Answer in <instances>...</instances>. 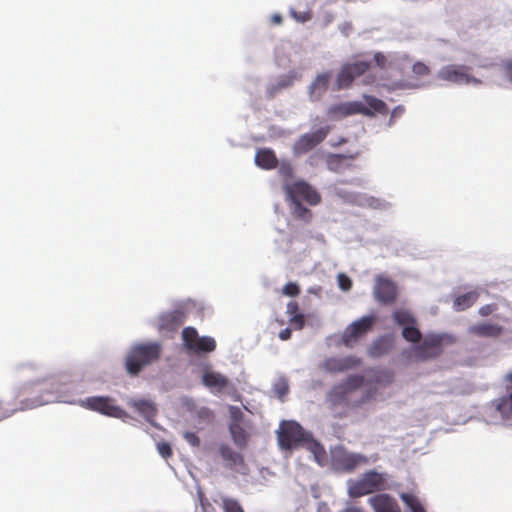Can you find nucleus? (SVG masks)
Here are the masks:
<instances>
[{
	"label": "nucleus",
	"instance_id": "f257e3e1",
	"mask_svg": "<svg viewBox=\"0 0 512 512\" xmlns=\"http://www.w3.org/2000/svg\"><path fill=\"white\" fill-rule=\"evenodd\" d=\"M278 443L282 449L290 450L309 444V449L314 453L319 462V456L325 454L323 447L313 441L312 435L295 421H282L278 430Z\"/></svg>",
	"mask_w": 512,
	"mask_h": 512
},
{
	"label": "nucleus",
	"instance_id": "f03ea898",
	"mask_svg": "<svg viewBox=\"0 0 512 512\" xmlns=\"http://www.w3.org/2000/svg\"><path fill=\"white\" fill-rule=\"evenodd\" d=\"M364 99L368 106L360 101L333 104L328 108L327 116L330 120H340L356 114L371 117L374 115V112L380 114L388 113V108L384 101L369 95H365Z\"/></svg>",
	"mask_w": 512,
	"mask_h": 512
},
{
	"label": "nucleus",
	"instance_id": "7ed1b4c3",
	"mask_svg": "<svg viewBox=\"0 0 512 512\" xmlns=\"http://www.w3.org/2000/svg\"><path fill=\"white\" fill-rule=\"evenodd\" d=\"M162 346L158 342H147L133 346L126 357V369L129 374L137 375L143 367L160 358Z\"/></svg>",
	"mask_w": 512,
	"mask_h": 512
},
{
	"label": "nucleus",
	"instance_id": "20e7f679",
	"mask_svg": "<svg viewBox=\"0 0 512 512\" xmlns=\"http://www.w3.org/2000/svg\"><path fill=\"white\" fill-rule=\"evenodd\" d=\"M364 376L350 375L341 383L334 385L326 395V402L332 408L337 406H350V395L364 383Z\"/></svg>",
	"mask_w": 512,
	"mask_h": 512
},
{
	"label": "nucleus",
	"instance_id": "39448f33",
	"mask_svg": "<svg viewBox=\"0 0 512 512\" xmlns=\"http://www.w3.org/2000/svg\"><path fill=\"white\" fill-rule=\"evenodd\" d=\"M385 484V479L382 474L376 471H368L358 480L351 481L348 491L351 497L357 498L383 490Z\"/></svg>",
	"mask_w": 512,
	"mask_h": 512
},
{
	"label": "nucleus",
	"instance_id": "423d86ee",
	"mask_svg": "<svg viewBox=\"0 0 512 512\" xmlns=\"http://www.w3.org/2000/svg\"><path fill=\"white\" fill-rule=\"evenodd\" d=\"M366 463H368L367 456L349 452L342 446L336 447L331 452V465L338 472L349 473Z\"/></svg>",
	"mask_w": 512,
	"mask_h": 512
},
{
	"label": "nucleus",
	"instance_id": "0eeeda50",
	"mask_svg": "<svg viewBox=\"0 0 512 512\" xmlns=\"http://www.w3.org/2000/svg\"><path fill=\"white\" fill-rule=\"evenodd\" d=\"M286 193L291 202H301L303 200L311 206L318 205L321 202L320 193L303 180L295 181L286 186Z\"/></svg>",
	"mask_w": 512,
	"mask_h": 512
},
{
	"label": "nucleus",
	"instance_id": "6e6552de",
	"mask_svg": "<svg viewBox=\"0 0 512 512\" xmlns=\"http://www.w3.org/2000/svg\"><path fill=\"white\" fill-rule=\"evenodd\" d=\"M376 322L375 315L363 316L351 323L343 332V343L351 347L360 337L368 333Z\"/></svg>",
	"mask_w": 512,
	"mask_h": 512
},
{
	"label": "nucleus",
	"instance_id": "1a4fd4ad",
	"mask_svg": "<svg viewBox=\"0 0 512 512\" xmlns=\"http://www.w3.org/2000/svg\"><path fill=\"white\" fill-rule=\"evenodd\" d=\"M218 452L227 469L241 475H247L249 473V467L243 455L233 450L228 444H221L218 448Z\"/></svg>",
	"mask_w": 512,
	"mask_h": 512
},
{
	"label": "nucleus",
	"instance_id": "9d476101",
	"mask_svg": "<svg viewBox=\"0 0 512 512\" xmlns=\"http://www.w3.org/2000/svg\"><path fill=\"white\" fill-rule=\"evenodd\" d=\"M84 406L92 411L110 417L122 418L125 415V412L119 406L115 405L114 400L109 397H88L84 402Z\"/></svg>",
	"mask_w": 512,
	"mask_h": 512
},
{
	"label": "nucleus",
	"instance_id": "9b49d317",
	"mask_svg": "<svg viewBox=\"0 0 512 512\" xmlns=\"http://www.w3.org/2000/svg\"><path fill=\"white\" fill-rule=\"evenodd\" d=\"M329 130L327 126L302 135L293 145L294 154L302 155L312 150L327 137Z\"/></svg>",
	"mask_w": 512,
	"mask_h": 512
},
{
	"label": "nucleus",
	"instance_id": "f8f14e48",
	"mask_svg": "<svg viewBox=\"0 0 512 512\" xmlns=\"http://www.w3.org/2000/svg\"><path fill=\"white\" fill-rule=\"evenodd\" d=\"M373 294L379 303L392 304L398 295L397 286L389 278L379 275L376 277Z\"/></svg>",
	"mask_w": 512,
	"mask_h": 512
},
{
	"label": "nucleus",
	"instance_id": "ddd939ff",
	"mask_svg": "<svg viewBox=\"0 0 512 512\" xmlns=\"http://www.w3.org/2000/svg\"><path fill=\"white\" fill-rule=\"evenodd\" d=\"M186 318L182 309L163 312L157 318L156 327L160 333L177 331Z\"/></svg>",
	"mask_w": 512,
	"mask_h": 512
},
{
	"label": "nucleus",
	"instance_id": "4468645a",
	"mask_svg": "<svg viewBox=\"0 0 512 512\" xmlns=\"http://www.w3.org/2000/svg\"><path fill=\"white\" fill-rule=\"evenodd\" d=\"M361 364V359L355 356H346L341 358L331 357L327 358L321 364V368L329 373H342Z\"/></svg>",
	"mask_w": 512,
	"mask_h": 512
},
{
	"label": "nucleus",
	"instance_id": "2eb2a0df",
	"mask_svg": "<svg viewBox=\"0 0 512 512\" xmlns=\"http://www.w3.org/2000/svg\"><path fill=\"white\" fill-rule=\"evenodd\" d=\"M469 67L465 65H447L438 71V78L452 83H470L472 78L468 74Z\"/></svg>",
	"mask_w": 512,
	"mask_h": 512
},
{
	"label": "nucleus",
	"instance_id": "dca6fc26",
	"mask_svg": "<svg viewBox=\"0 0 512 512\" xmlns=\"http://www.w3.org/2000/svg\"><path fill=\"white\" fill-rule=\"evenodd\" d=\"M442 340L439 337L426 339L414 349L416 359L424 361L439 356L442 352Z\"/></svg>",
	"mask_w": 512,
	"mask_h": 512
},
{
	"label": "nucleus",
	"instance_id": "f3484780",
	"mask_svg": "<svg viewBox=\"0 0 512 512\" xmlns=\"http://www.w3.org/2000/svg\"><path fill=\"white\" fill-rule=\"evenodd\" d=\"M331 78V71L322 72L314 78V80L311 82L308 88V93L311 101L318 102L322 99V97L328 90Z\"/></svg>",
	"mask_w": 512,
	"mask_h": 512
},
{
	"label": "nucleus",
	"instance_id": "a211bd4d",
	"mask_svg": "<svg viewBox=\"0 0 512 512\" xmlns=\"http://www.w3.org/2000/svg\"><path fill=\"white\" fill-rule=\"evenodd\" d=\"M230 411L234 418V421L229 426V431L232 436V439L238 447H245L248 441V436L245 429L238 422V416L241 417L242 412L237 407H231Z\"/></svg>",
	"mask_w": 512,
	"mask_h": 512
},
{
	"label": "nucleus",
	"instance_id": "6ab92c4d",
	"mask_svg": "<svg viewBox=\"0 0 512 512\" xmlns=\"http://www.w3.org/2000/svg\"><path fill=\"white\" fill-rule=\"evenodd\" d=\"M468 332L480 338H497L502 334L503 327L495 323L482 322L470 326Z\"/></svg>",
	"mask_w": 512,
	"mask_h": 512
},
{
	"label": "nucleus",
	"instance_id": "aec40b11",
	"mask_svg": "<svg viewBox=\"0 0 512 512\" xmlns=\"http://www.w3.org/2000/svg\"><path fill=\"white\" fill-rule=\"evenodd\" d=\"M374 512H401L396 500L388 494H377L369 499Z\"/></svg>",
	"mask_w": 512,
	"mask_h": 512
},
{
	"label": "nucleus",
	"instance_id": "412c9836",
	"mask_svg": "<svg viewBox=\"0 0 512 512\" xmlns=\"http://www.w3.org/2000/svg\"><path fill=\"white\" fill-rule=\"evenodd\" d=\"M354 156H346L341 154L330 155L327 159V167L330 171L335 173H342L347 169L353 167L351 161Z\"/></svg>",
	"mask_w": 512,
	"mask_h": 512
},
{
	"label": "nucleus",
	"instance_id": "4be33fe9",
	"mask_svg": "<svg viewBox=\"0 0 512 512\" xmlns=\"http://www.w3.org/2000/svg\"><path fill=\"white\" fill-rule=\"evenodd\" d=\"M202 382L206 387L210 389L222 391L224 388L227 387L229 380L226 376L222 375L219 372L206 371L202 376Z\"/></svg>",
	"mask_w": 512,
	"mask_h": 512
},
{
	"label": "nucleus",
	"instance_id": "5701e85b",
	"mask_svg": "<svg viewBox=\"0 0 512 512\" xmlns=\"http://www.w3.org/2000/svg\"><path fill=\"white\" fill-rule=\"evenodd\" d=\"M129 405L148 421H151L157 412L155 404L148 400L131 399Z\"/></svg>",
	"mask_w": 512,
	"mask_h": 512
},
{
	"label": "nucleus",
	"instance_id": "b1692460",
	"mask_svg": "<svg viewBox=\"0 0 512 512\" xmlns=\"http://www.w3.org/2000/svg\"><path fill=\"white\" fill-rule=\"evenodd\" d=\"M256 164L264 169H272L277 166V158L270 149L258 150L255 156Z\"/></svg>",
	"mask_w": 512,
	"mask_h": 512
},
{
	"label": "nucleus",
	"instance_id": "393cba45",
	"mask_svg": "<svg viewBox=\"0 0 512 512\" xmlns=\"http://www.w3.org/2000/svg\"><path fill=\"white\" fill-rule=\"evenodd\" d=\"M479 297L478 292L469 291L465 294L459 295L454 300V309L457 311H463L470 308L477 301Z\"/></svg>",
	"mask_w": 512,
	"mask_h": 512
},
{
	"label": "nucleus",
	"instance_id": "a878e982",
	"mask_svg": "<svg viewBox=\"0 0 512 512\" xmlns=\"http://www.w3.org/2000/svg\"><path fill=\"white\" fill-rule=\"evenodd\" d=\"M355 80L354 76L351 74V72L348 70V68L345 65H342L341 69L339 70L336 78V90H342L349 88L353 81Z\"/></svg>",
	"mask_w": 512,
	"mask_h": 512
},
{
	"label": "nucleus",
	"instance_id": "bb28decb",
	"mask_svg": "<svg viewBox=\"0 0 512 512\" xmlns=\"http://www.w3.org/2000/svg\"><path fill=\"white\" fill-rule=\"evenodd\" d=\"M216 348V342L212 337L204 336L199 337V339L194 343L191 351L196 353H209L214 351Z\"/></svg>",
	"mask_w": 512,
	"mask_h": 512
},
{
	"label": "nucleus",
	"instance_id": "cd10ccee",
	"mask_svg": "<svg viewBox=\"0 0 512 512\" xmlns=\"http://www.w3.org/2000/svg\"><path fill=\"white\" fill-rule=\"evenodd\" d=\"M392 317L394 322L403 326V328L411 324H417L415 317L408 310L397 309L393 312Z\"/></svg>",
	"mask_w": 512,
	"mask_h": 512
},
{
	"label": "nucleus",
	"instance_id": "c85d7f7f",
	"mask_svg": "<svg viewBox=\"0 0 512 512\" xmlns=\"http://www.w3.org/2000/svg\"><path fill=\"white\" fill-rule=\"evenodd\" d=\"M401 499L411 510V512H427L424 505L415 495L410 493H403L401 494Z\"/></svg>",
	"mask_w": 512,
	"mask_h": 512
},
{
	"label": "nucleus",
	"instance_id": "c756f323",
	"mask_svg": "<svg viewBox=\"0 0 512 512\" xmlns=\"http://www.w3.org/2000/svg\"><path fill=\"white\" fill-rule=\"evenodd\" d=\"M292 214L295 218L310 222L312 219V212L310 209L302 205L301 202H292Z\"/></svg>",
	"mask_w": 512,
	"mask_h": 512
},
{
	"label": "nucleus",
	"instance_id": "7c9ffc66",
	"mask_svg": "<svg viewBox=\"0 0 512 512\" xmlns=\"http://www.w3.org/2000/svg\"><path fill=\"white\" fill-rule=\"evenodd\" d=\"M389 346L388 340L384 338L378 339L371 345L369 355L371 357H380L388 352Z\"/></svg>",
	"mask_w": 512,
	"mask_h": 512
},
{
	"label": "nucleus",
	"instance_id": "2f4dec72",
	"mask_svg": "<svg viewBox=\"0 0 512 512\" xmlns=\"http://www.w3.org/2000/svg\"><path fill=\"white\" fill-rule=\"evenodd\" d=\"M344 65L355 79L365 74L370 68V63L367 61H356L353 63H345Z\"/></svg>",
	"mask_w": 512,
	"mask_h": 512
},
{
	"label": "nucleus",
	"instance_id": "473e14b6",
	"mask_svg": "<svg viewBox=\"0 0 512 512\" xmlns=\"http://www.w3.org/2000/svg\"><path fill=\"white\" fill-rule=\"evenodd\" d=\"M48 402H49V400L43 399L42 397L27 398L25 400H21L20 406L18 408L13 409L10 414H12L18 410L33 409V408L39 407L41 405H44Z\"/></svg>",
	"mask_w": 512,
	"mask_h": 512
},
{
	"label": "nucleus",
	"instance_id": "72a5a7b5",
	"mask_svg": "<svg viewBox=\"0 0 512 512\" xmlns=\"http://www.w3.org/2000/svg\"><path fill=\"white\" fill-rule=\"evenodd\" d=\"M417 324H411L409 326H405L402 330L403 338L412 343H417L421 339V332L416 327Z\"/></svg>",
	"mask_w": 512,
	"mask_h": 512
},
{
	"label": "nucleus",
	"instance_id": "f704fd0d",
	"mask_svg": "<svg viewBox=\"0 0 512 512\" xmlns=\"http://www.w3.org/2000/svg\"><path fill=\"white\" fill-rule=\"evenodd\" d=\"M182 338L185 346L191 350L194 343H196V341L199 339L198 332L193 327H185L182 331Z\"/></svg>",
	"mask_w": 512,
	"mask_h": 512
},
{
	"label": "nucleus",
	"instance_id": "c9c22d12",
	"mask_svg": "<svg viewBox=\"0 0 512 512\" xmlns=\"http://www.w3.org/2000/svg\"><path fill=\"white\" fill-rule=\"evenodd\" d=\"M221 507L223 512H245L240 502L230 497L222 498Z\"/></svg>",
	"mask_w": 512,
	"mask_h": 512
},
{
	"label": "nucleus",
	"instance_id": "e433bc0d",
	"mask_svg": "<svg viewBox=\"0 0 512 512\" xmlns=\"http://www.w3.org/2000/svg\"><path fill=\"white\" fill-rule=\"evenodd\" d=\"M412 72L417 77H425L430 74L431 70L425 63L417 61L412 66Z\"/></svg>",
	"mask_w": 512,
	"mask_h": 512
},
{
	"label": "nucleus",
	"instance_id": "4c0bfd02",
	"mask_svg": "<svg viewBox=\"0 0 512 512\" xmlns=\"http://www.w3.org/2000/svg\"><path fill=\"white\" fill-rule=\"evenodd\" d=\"M300 287L295 282H289L286 285H284L282 289V293L289 297H295L300 294Z\"/></svg>",
	"mask_w": 512,
	"mask_h": 512
},
{
	"label": "nucleus",
	"instance_id": "58836bf2",
	"mask_svg": "<svg viewBox=\"0 0 512 512\" xmlns=\"http://www.w3.org/2000/svg\"><path fill=\"white\" fill-rule=\"evenodd\" d=\"M337 281H338V285L339 287L343 290V291H348L351 289L352 287V281L351 279L343 274V273H340L338 276H337Z\"/></svg>",
	"mask_w": 512,
	"mask_h": 512
},
{
	"label": "nucleus",
	"instance_id": "ea45409f",
	"mask_svg": "<svg viewBox=\"0 0 512 512\" xmlns=\"http://www.w3.org/2000/svg\"><path fill=\"white\" fill-rule=\"evenodd\" d=\"M184 439L193 447H199L200 446V438L196 435L194 432H185L183 434Z\"/></svg>",
	"mask_w": 512,
	"mask_h": 512
},
{
	"label": "nucleus",
	"instance_id": "a19ab883",
	"mask_svg": "<svg viewBox=\"0 0 512 512\" xmlns=\"http://www.w3.org/2000/svg\"><path fill=\"white\" fill-rule=\"evenodd\" d=\"M157 449L159 454L164 457L168 458L172 455V449L169 443L161 442L157 444Z\"/></svg>",
	"mask_w": 512,
	"mask_h": 512
},
{
	"label": "nucleus",
	"instance_id": "79ce46f5",
	"mask_svg": "<svg viewBox=\"0 0 512 512\" xmlns=\"http://www.w3.org/2000/svg\"><path fill=\"white\" fill-rule=\"evenodd\" d=\"M291 16L298 22L304 23L311 19L310 12H296L295 10L290 11Z\"/></svg>",
	"mask_w": 512,
	"mask_h": 512
},
{
	"label": "nucleus",
	"instance_id": "37998d69",
	"mask_svg": "<svg viewBox=\"0 0 512 512\" xmlns=\"http://www.w3.org/2000/svg\"><path fill=\"white\" fill-rule=\"evenodd\" d=\"M290 323L292 325H295L297 329H302L305 323V319L303 314H295L290 317Z\"/></svg>",
	"mask_w": 512,
	"mask_h": 512
},
{
	"label": "nucleus",
	"instance_id": "c03bdc74",
	"mask_svg": "<svg viewBox=\"0 0 512 512\" xmlns=\"http://www.w3.org/2000/svg\"><path fill=\"white\" fill-rule=\"evenodd\" d=\"M374 61L376 65L381 69H385L387 66V58L382 52H376L374 54Z\"/></svg>",
	"mask_w": 512,
	"mask_h": 512
},
{
	"label": "nucleus",
	"instance_id": "a18cd8bd",
	"mask_svg": "<svg viewBox=\"0 0 512 512\" xmlns=\"http://www.w3.org/2000/svg\"><path fill=\"white\" fill-rule=\"evenodd\" d=\"M497 306L496 304H487L479 309V314L483 317L491 315L494 311H496Z\"/></svg>",
	"mask_w": 512,
	"mask_h": 512
},
{
	"label": "nucleus",
	"instance_id": "49530a36",
	"mask_svg": "<svg viewBox=\"0 0 512 512\" xmlns=\"http://www.w3.org/2000/svg\"><path fill=\"white\" fill-rule=\"evenodd\" d=\"M287 314L291 317L295 314H300L299 313V305L296 301H290L288 304H287Z\"/></svg>",
	"mask_w": 512,
	"mask_h": 512
},
{
	"label": "nucleus",
	"instance_id": "de8ad7c7",
	"mask_svg": "<svg viewBox=\"0 0 512 512\" xmlns=\"http://www.w3.org/2000/svg\"><path fill=\"white\" fill-rule=\"evenodd\" d=\"M291 334H292L291 329L290 328H285V329L280 331L279 338L281 340L285 341V340L290 339Z\"/></svg>",
	"mask_w": 512,
	"mask_h": 512
},
{
	"label": "nucleus",
	"instance_id": "09e8293b",
	"mask_svg": "<svg viewBox=\"0 0 512 512\" xmlns=\"http://www.w3.org/2000/svg\"><path fill=\"white\" fill-rule=\"evenodd\" d=\"M505 70L507 71L508 74L511 75L512 77V60L508 61L505 63Z\"/></svg>",
	"mask_w": 512,
	"mask_h": 512
},
{
	"label": "nucleus",
	"instance_id": "8fccbe9b",
	"mask_svg": "<svg viewBox=\"0 0 512 512\" xmlns=\"http://www.w3.org/2000/svg\"><path fill=\"white\" fill-rule=\"evenodd\" d=\"M272 22L274 24H280L282 22V17L281 15H278V14H275L272 16Z\"/></svg>",
	"mask_w": 512,
	"mask_h": 512
},
{
	"label": "nucleus",
	"instance_id": "3c124183",
	"mask_svg": "<svg viewBox=\"0 0 512 512\" xmlns=\"http://www.w3.org/2000/svg\"><path fill=\"white\" fill-rule=\"evenodd\" d=\"M371 396L370 395H367L366 397H364L362 400L358 401L357 405H360V404H363L364 402H366Z\"/></svg>",
	"mask_w": 512,
	"mask_h": 512
},
{
	"label": "nucleus",
	"instance_id": "603ef678",
	"mask_svg": "<svg viewBox=\"0 0 512 512\" xmlns=\"http://www.w3.org/2000/svg\"><path fill=\"white\" fill-rule=\"evenodd\" d=\"M287 391H288V388L284 387L283 389L279 390V395L282 396V395L286 394Z\"/></svg>",
	"mask_w": 512,
	"mask_h": 512
},
{
	"label": "nucleus",
	"instance_id": "864d4df0",
	"mask_svg": "<svg viewBox=\"0 0 512 512\" xmlns=\"http://www.w3.org/2000/svg\"><path fill=\"white\" fill-rule=\"evenodd\" d=\"M392 377H393L392 373H390V372L386 373V378L389 383L392 381Z\"/></svg>",
	"mask_w": 512,
	"mask_h": 512
}]
</instances>
